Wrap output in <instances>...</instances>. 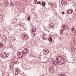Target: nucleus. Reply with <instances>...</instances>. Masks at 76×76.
Here are the masks:
<instances>
[{
	"instance_id": "nucleus-1",
	"label": "nucleus",
	"mask_w": 76,
	"mask_h": 76,
	"mask_svg": "<svg viewBox=\"0 0 76 76\" xmlns=\"http://www.w3.org/2000/svg\"><path fill=\"white\" fill-rule=\"evenodd\" d=\"M56 60L59 64H63L64 63V58L61 56H58L56 58Z\"/></svg>"
},
{
	"instance_id": "nucleus-2",
	"label": "nucleus",
	"mask_w": 76,
	"mask_h": 76,
	"mask_svg": "<svg viewBox=\"0 0 76 76\" xmlns=\"http://www.w3.org/2000/svg\"><path fill=\"white\" fill-rule=\"evenodd\" d=\"M24 53H20L18 55V58L20 59L23 56Z\"/></svg>"
},
{
	"instance_id": "nucleus-3",
	"label": "nucleus",
	"mask_w": 76,
	"mask_h": 76,
	"mask_svg": "<svg viewBox=\"0 0 76 76\" xmlns=\"http://www.w3.org/2000/svg\"><path fill=\"white\" fill-rule=\"evenodd\" d=\"M43 53L44 54H48V49H44L43 50Z\"/></svg>"
},
{
	"instance_id": "nucleus-4",
	"label": "nucleus",
	"mask_w": 76,
	"mask_h": 76,
	"mask_svg": "<svg viewBox=\"0 0 76 76\" xmlns=\"http://www.w3.org/2000/svg\"><path fill=\"white\" fill-rule=\"evenodd\" d=\"M24 53L25 54H26L28 53V50L26 49H25L24 50Z\"/></svg>"
},
{
	"instance_id": "nucleus-5",
	"label": "nucleus",
	"mask_w": 76,
	"mask_h": 76,
	"mask_svg": "<svg viewBox=\"0 0 76 76\" xmlns=\"http://www.w3.org/2000/svg\"><path fill=\"white\" fill-rule=\"evenodd\" d=\"M53 65H55V66H56L57 64V63L56 61H54V62H53Z\"/></svg>"
},
{
	"instance_id": "nucleus-6",
	"label": "nucleus",
	"mask_w": 76,
	"mask_h": 76,
	"mask_svg": "<svg viewBox=\"0 0 76 76\" xmlns=\"http://www.w3.org/2000/svg\"><path fill=\"white\" fill-rule=\"evenodd\" d=\"M2 20H3V16L1 15H0V23L1 22Z\"/></svg>"
},
{
	"instance_id": "nucleus-7",
	"label": "nucleus",
	"mask_w": 76,
	"mask_h": 76,
	"mask_svg": "<svg viewBox=\"0 0 76 76\" xmlns=\"http://www.w3.org/2000/svg\"><path fill=\"white\" fill-rule=\"evenodd\" d=\"M72 12H73V11H72V10H69L68 11V13H72Z\"/></svg>"
},
{
	"instance_id": "nucleus-8",
	"label": "nucleus",
	"mask_w": 76,
	"mask_h": 76,
	"mask_svg": "<svg viewBox=\"0 0 76 76\" xmlns=\"http://www.w3.org/2000/svg\"><path fill=\"white\" fill-rule=\"evenodd\" d=\"M49 38L50 42H52L53 41V39H52V38L51 37H50Z\"/></svg>"
},
{
	"instance_id": "nucleus-9",
	"label": "nucleus",
	"mask_w": 76,
	"mask_h": 76,
	"mask_svg": "<svg viewBox=\"0 0 76 76\" xmlns=\"http://www.w3.org/2000/svg\"><path fill=\"white\" fill-rule=\"evenodd\" d=\"M6 55H3L2 57L3 58H6L5 57H5Z\"/></svg>"
},
{
	"instance_id": "nucleus-10",
	"label": "nucleus",
	"mask_w": 76,
	"mask_h": 76,
	"mask_svg": "<svg viewBox=\"0 0 76 76\" xmlns=\"http://www.w3.org/2000/svg\"><path fill=\"white\" fill-rule=\"evenodd\" d=\"M50 71H51V72L54 71V68H52V69H50Z\"/></svg>"
},
{
	"instance_id": "nucleus-11",
	"label": "nucleus",
	"mask_w": 76,
	"mask_h": 76,
	"mask_svg": "<svg viewBox=\"0 0 76 76\" xmlns=\"http://www.w3.org/2000/svg\"><path fill=\"white\" fill-rule=\"evenodd\" d=\"M65 1L64 0H62L61 1V3L62 4H64V1Z\"/></svg>"
},
{
	"instance_id": "nucleus-12",
	"label": "nucleus",
	"mask_w": 76,
	"mask_h": 76,
	"mask_svg": "<svg viewBox=\"0 0 76 76\" xmlns=\"http://www.w3.org/2000/svg\"><path fill=\"white\" fill-rule=\"evenodd\" d=\"M53 68H54V67H53V66H50V70L51 69H53Z\"/></svg>"
},
{
	"instance_id": "nucleus-13",
	"label": "nucleus",
	"mask_w": 76,
	"mask_h": 76,
	"mask_svg": "<svg viewBox=\"0 0 76 76\" xmlns=\"http://www.w3.org/2000/svg\"><path fill=\"white\" fill-rule=\"evenodd\" d=\"M10 4L11 6H13V2H11L10 3Z\"/></svg>"
},
{
	"instance_id": "nucleus-14",
	"label": "nucleus",
	"mask_w": 76,
	"mask_h": 76,
	"mask_svg": "<svg viewBox=\"0 0 76 76\" xmlns=\"http://www.w3.org/2000/svg\"><path fill=\"white\" fill-rule=\"evenodd\" d=\"M64 4H67V2L66 1H64Z\"/></svg>"
},
{
	"instance_id": "nucleus-15",
	"label": "nucleus",
	"mask_w": 76,
	"mask_h": 76,
	"mask_svg": "<svg viewBox=\"0 0 76 76\" xmlns=\"http://www.w3.org/2000/svg\"><path fill=\"white\" fill-rule=\"evenodd\" d=\"M27 19L28 20H30V17H28L27 18Z\"/></svg>"
},
{
	"instance_id": "nucleus-16",
	"label": "nucleus",
	"mask_w": 76,
	"mask_h": 76,
	"mask_svg": "<svg viewBox=\"0 0 76 76\" xmlns=\"http://www.w3.org/2000/svg\"><path fill=\"white\" fill-rule=\"evenodd\" d=\"M48 61L49 62L51 61V58H50L49 60H48Z\"/></svg>"
},
{
	"instance_id": "nucleus-17",
	"label": "nucleus",
	"mask_w": 76,
	"mask_h": 76,
	"mask_svg": "<svg viewBox=\"0 0 76 76\" xmlns=\"http://www.w3.org/2000/svg\"><path fill=\"white\" fill-rule=\"evenodd\" d=\"M19 71V70H18V69H17L15 70V71L16 72H18Z\"/></svg>"
},
{
	"instance_id": "nucleus-18",
	"label": "nucleus",
	"mask_w": 76,
	"mask_h": 76,
	"mask_svg": "<svg viewBox=\"0 0 76 76\" xmlns=\"http://www.w3.org/2000/svg\"><path fill=\"white\" fill-rule=\"evenodd\" d=\"M43 4V5H45L44 6H44H45V2H44V3H42Z\"/></svg>"
},
{
	"instance_id": "nucleus-19",
	"label": "nucleus",
	"mask_w": 76,
	"mask_h": 76,
	"mask_svg": "<svg viewBox=\"0 0 76 76\" xmlns=\"http://www.w3.org/2000/svg\"><path fill=\"white\" fill-rule=\"evenodd\" d=\"M60 76H66V75H59Z\"/></svg>"
},
{
	"instance_id": "nucleus-20",
	"label": "nucleus",
	"mask_w": 76,
	"mask_h": 76,
	"mask_svg": "<svg viewBox=\"0 0 76 76\" xmlns=\"http://www.w3.org/2000/svg\"><path fill=\"white\" fill-rule=\"evenodd\" d=\"M62 15H64V14H65V13H64V12H62Z\"/></svg>"
},
{
	"instance_id": "nucleus-21",
	"label": "nucleus",
	"mask_w": 76,
	"mask_h": 76,
	"mask_svg": "<svg viewBox=\"0 0 76 76\" xmlns=\"http://www.w3.org/2000/svg\"><path fill=\"white\" fill-rule=\"evenodd\" d=\"M10 69H12V66H10Z\"/></svg>"
},
{
	"instance_id": "nucleus-22",
	"label": "nucleus",
	"mask_w": 76,
	"mask_h": 76,
	"mask_svg": "<svg viewBox=\"0 0 76 76\" xmlns=\"http://www.w3.org/2000/svg\"><path fill=\"white\" fill-rule=\"evenodd\" d=\"M63 31V29H62L61 30V31Z\"/></svg>"
},
{
	"instance_id": "nucleus-23",
	"label": "nucleus",
	"mask_w": 76,
	"mask_h": 76,
	"mask_svg": "<svg viewBox=\"0 0 76 76\" xmlns=\"http://www.w3.org/2000/svg\"><path fill=\"white\" fill-rule=\"evenodd\" d=\"M0 37H1V34H0Z\"/></svg>"
},
{
	"instance_id": "nucleus-24",
	"label": "nucleus",
	"mask_w": 76,
	"mask_h": 76,
	"mask_svg": "<svg viewBox=\"0 0 76 76\" xmlns=\"http://www.w3.org/2000/svg\"><path fill=\"white\" fill-rule=\"evenodd\" d=\"M32 32L34 31V30H32Z\"/></svg>"
},
{
	"instance_id": "nucleus-25",
	"label": "nucleus",
	"mask_w": 76,
	"mask_h": 76,
	"mask_svg": "<svg viewBox=\"0 0 76 76\" xmlns=\"http://www.w3.org/2000/svg\"><path fill=\"white\" fill-rule=\"evenodd\" d=\"M34 1H37V0H34Z\"/></svg>"
},
{
	"instance_id": "nucleus-26",
	"label": "nucleus",
	"mask_w": 76,
	"mask_h": 76,
	"mask_svg": "<svg viewBox=\"0 0 76 76\" xmlns=\"http://www.w3.org/2000/svg\"><path fill=\"white\" fill-rule=\"evenodd\" d=\"M4 54H5V53H4Z\"/></svg>"
}]
</instances>
